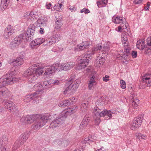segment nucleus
<instances>
[{
    "label": "nucleus",
    "instance_id": "1",
    "mask_svg": "<svg viewBox=\"0 0 151 151\" xmlns=\"http://www.w3.org/2000/svg\"><path fill=\"white\" fill-rule=\"evenodd\" d=\"M51 115L49 114H38L36 116L34 115H28L22 117L20 121L25 124H29L34 122L31 126V128L33 130H37L44 126L51 119Z\"/></svg>",
    "mask_w": 151,
    "mask_h": 151
},
{
    "label": "nucleus",
    "instance_id": "2",
    "mask_svg": "<svg viewBox=\"0 0 151 151\" xmlns=\"http://www.w3.org/2000/svg\"><path fill=\"white\" fill-rule=\"evenodd\" d=\"M13 73V72L7 73L0 78V98L1 99L7 98L10 95V91L5 86L12 84L15 81H18V78L14 77Z\"/></svg>",
    "mask_w": 151,
    "mask_h": 151
},
{
    "label": "nucleus",
    "instance_id": "3",
    "mask_svg": "<svg viewBox=\"0 0 151 151\" xmlns=\"http://www.w3.org/2000/svg\"><path fill=\"white\" fill-rule=\"evenodd\" d=\"M73 81V79L70 78L69 81L66 84V88L64 91V94H66L69 91H71L72 92H75L77 89L80 83L78 80L71 82Z\"/></svg>",
    "mask_w": 151,
    "mask_h": 151
},
{
    "label": "nucleus",
    "instance_id": "4",
    "mask_svg": "<svg viewBox=\"0 0 151 151\" xmlns=\"http://www.w3.org/2000/svg\"><path fill=\"white\" fill-rule=\"evenodd\" d=\"M23 75L27 78L30 83H34L38 77L36 73L35 70H34L32 67H29L24 71Z\"/></svg>",
    "mask_w": 151,
    "mask_h": 151
},
{
    "label": "nucleus",
    "instance_id": "5",
    "mask_svg": "<svg viewBox=\"0 0 151 151\" xmlns=\"http://www.w3.org/2000/svg\"><path fill=\"white\" fill-rule=\"evenodd\" d=\"M90 54L88 52L86 54L80 56L77 59V61L80 63L81 68H84L88 64L89 60L90 57Z\"/></svg>",
    "mask_w": 151,
    "mask_h": 151
},
{
    "label": "nucleus",
    "instance_id": "6",
    "mask_svg": "<svg viewBox=\"0 0 151 151\" xmlns=\"http://www.w3.org/2000/svg\"><path fill=\"white\" fill-rule=\"evenodd\" d=\"M24 40V42H25V38L24 34H21L19 35L18 36L15 37L14 40L11 42L10 46L12 48L19 46L22 41Z\"/></svg>",
    "mask_w": 151,
    "mask_h": 151
},
{
    "label": "nucleus",
    "instance_id": "7",
    "mask_svg": "<svg viewBox=\"0 0 151 151\" xmlns=\"http://www.w3.org/2000/svg\"><path fill=\"white\" fill-rule=\"evenodd\" d=\"M35 27L33 24H30L28 28L26 33L24 35L25 42L30 41L35 32Z\"/></svg>",
    "mask_w": 151,
    "mask_h": 151
},
{
    "label": "nucleus",
    "instance_id": "8",
    "mask_svg": "<svg viewBox=\"0 0 151 151\" xmlns=\"http://www.w3.org/2000/svg\"><path fill=\"white\" fill-rule=\"evenodd\" d=\"M143 118L142 115L138 116L135 118L131 124L130 128L133 130H135L140 127L142 123Z\"/></svg>",
    "mask_w": 151,
    "mask_h": 151
},
{
    "label": "nucleus",
    "instance_id": "9",
    "mask_svg": "<svg viewBox=\"0 0 151 151\" xmlns=\"http://www.w3.org/2000/svg\"><path fill=\"white\" fill-rule=\"evenodd\" d=\"M57 65H58L59 69L67 70L73 68L75 65V63L73 62H68L63 64L57 63Z\"/></svg>",
    "mask_w": 151,
    "mask_h": 151
},
{
    "label": "nucleus",
    "instance_id": "10",
    "mask_svg": "<svg viewBox=\"0 0 151 151\" xmlns=\"http://www.w3.org/2000/svg\"><path fill=\"white\" fill-rule=\"evenodd\" d=\"M29 136V132H25L20 135L19 138L16 141V144L17 143H20V144L23 145L26 142Z\"/></svg>",
    "mask_w": 151,
    "mask_h": 151
},
{
    "label": "nucleus",
    "instance_id": "11",
    "mask_svg": "<svg viewBox=\"0 0 151 151\" xmlns=\"http://www.w3.org/2000/svg\"><path fill=\"white\" fill-rule=\"evenodd\" d=\"M45 75H49L54 73L55 70L59 69L58 65H57V63L53 65L52 66H48L44 68Z\"/></svg>",
    "mask_w": 151,
    "mask_h": 151
},
{
    "label": "nucleus",
    "instance_id": "12",
    "mask_svg": "<svg viewBox=\"0 0 151 151\" xmlns=\"http://www.w3.org/2000/svg\"><path fill=\"white\" fill-rule=\"evenodd\" d=\"M34 90L36 91V92L33 93L36 94V97L38 98L40 96V94L42 93V91L43 90V87L41 84L38 83L34 85L33 87Z\"/></svg>",
    "mask_w": 151,
    "mask_h": 151
},
{
    "label": "nucleus",
    "instance_id": "13",
    "mask_svg": "<svg viewBox=\"0 0 151 151\" xmlns=\"http://www.w3.org/2000/svg\"><path fill=\"white\" fill-rule=\"evenodd\" d=\"M70 100H66L61 102L59 106L60 107H64L69 106L70 103H74L77 101V99L75 97H71L69 99Z\"/></svg>",
    "mask_w": 151,
    "mask_h": 151
},
{
    "label": "nucleus",
    "instance_id": "14",
    "mask_svg": "<svg viewBox=\"0 0 151 151\" xmlns=\"http://www.w3.org/2000/svg\"><path fill=\"white\" fill-rule=\"evenodd\" d=\"M63 117L56 119L51 122L50 125V127L54 128L58 126L63 123L64 122Z\"/></svg>",
    "mask_w": 151,
    "mask_h": 151
},
{
    "label": "nucleus",
    "instance_id": "15",
    "mask_svg": "<svg viewBox=\"0 0 151 151\" xmlns=\"http://www.w3.org/2000/svg\"><path fill=\"white\" fill-rule=\"evenodd\" d=\"M142 82L144 83L147 84V86H150L151 85V74H145L142 76Z\"/></svg>",
    "mask_w": 151,
    "mask_h": 151
},
{
    "label": "nucleus",
    "instance_id": "16",
    "mask_svg": "<svg viewBox=\"0 0 151 151\" xmlns=\"http://www.w3.org/2000/svg\"><path fill=\"white\" fill-rule=\"evenodd\" d=\"M105 59L104 56L102 55L100 56H98L96 59L95 65L96 66L100 67L102 66L105 62Z\"/></svg>",
    "mask_w": 151,
    "mask_h": 151
},
{
    "label": "nucleus",
    "instance_id": "17",
    "mask_svg": "<svg viewBox=\"0 0 151 151\" xmlns=\"http://www.w3.org/2000/svg\"><path fill=\"white\" fill-rule=\"evenodd\" d=\"M60 35L56 34L53 35L51 39H49L48 40H47V45L50 46L53 44L55 43L56 42H58L60 39L61 37L60 36Z\"/></svg>",
    "mask_w": 151,
    "mask_h": 151
},
{
    "label": "nucleus",
    "instance_id": "18",
    "mask_svg": "<svg viewBox=\"0 0 151 151\" xmlns=\"http://www.w3.org/2000/svg\"><path fill=\"white\" fill-rule=\"evenodd\" d=\"M96 76L95 74H92L89 77L88 87L90 90L92 89L94 85L96 84Z\"/></svg>",
    "mask_w": 151,
    "mask_h": 151
},
{
    "label": "nucleus",
    "instance_id": "19",
    "mask_svg": "<svg viewBox=\"0 0 151 151\" xmlns=\"http://www.w3.org/2000/svg\"><path fill=\"white\" fill-rule=\"evenodd\" d=\"M24 58V55L17 58L16 59H14L13 61L12 62L13 65L14 66H18L21 65L23 63Z\"/></svg>",
    "mask_w": 151,
    "mask_h": 151
},
{
    "label": "nucleus",
    "instance_id": "20",
    "mask_svg": "<svg viewBox=\"0 0 151 151\" xmlns=\"http://www.w3.org/2000/svg\"><path fill=\"white\" fill-rule=\"evenodd\" d=\"M89 120V119L88 116H86L84 117L80 125L79 129L80 130H83L88 125Z\"/></svg>",
    "mask_w": 151,
    "mask_h": 151
},
{
    "label": "nucleus",
    "instance_id": "21",
    "mask_svg": "<svg viewBox=\"0 0 151 151\" xmlns=\"http://www.w3.org/2000/svg\"><path fill=\"white\" fill-rule=\"evenodd\" d=\"M36 93H33L30 95L26 96L24 99V102L28 103L32 100H35L36 101L37 99H35L38 98L36 96Z\"/></svg>",
    "mask_w": 151,
    "mask_h": 151
},
{
    "label": "nucleus",
    "instance_id": "22",
    "mask_svg": "<svg viewBox=\"0 0 151 151\" xmlns=\"http://www.w3.org/2000/svg\"><path fill=\"white\" fill-rule=\"evenodd\" d=\"M55 23L54 25V27L56 29H60L63 24L62 20L61 18H56L55 20Z\"/></svg>",
    "mask_w": 151,
    "mask_h": 151
},
{
    "label": "nucleus",
    "instance_id": "23",
    "mask_svg": "<svg viewBox=\"0 0 151 151\" xmlns=\"http://www.w3.org/2000/svg\"><path fill=\"white\" fill-rule=\"evenodd\" d=\"M5 107L7 108L8 110L9 111H11L13 110V109L15 107L14 104L10 101H5Z\"/></svg>",
    "mask_w": 151,
    "mask_h": 151
},
{
    "label": "nucleus",
    "instance_id": "24",
    "mask_svg": "<svg viewBox=\"0 0 151 151\" xmlns=\"http://www.w3.org/2000/svg\"><path fill=\"white\" fill-rule=\"evenodd\" d=\"M145 40L144 39L139 40L137 43V47L141 50H142L145 48Z\"/></svg>",
    "mask_w": 151,
    "mask_h": 151
},
{
    "label": "nucleus",
    "instance_id": "25",
    "mask_svg": "<svg viewBox=\"0 0 151 151\" xmlns=\"http://www.w3.org/2000/svg\"><path fill=\"white\" fill-rule=\"evenodd\" d=\"M10 0H1V4L0 5V9L2 11L6 9Z\"/></svg>",
    "mask_w": 151,
    "mask_h": 151
},
{
    "label": "nucleus",
    "instance_id": "26",
    "mask_svg": "<svg viewBox=\"0 0 151 151\" xmlns=\"http://www.w3.org/2000/svg\"><path fill=\"white\" fill-rule=\"evenodd\" d=\"M124 20L125 21V20H124L123 17L119 16L116 17L114 16L112 18V22L116 24L121 23L123 22Z\"/></svg>",
    "mask_w": 151,
    "mask_h": 151
},
{
    "label": "nucleus",
    "instance_id": "27",
    "mask_svg": "<svg viewBox=\"0 0 151 151\" xmlns=\"http://www.w3.org/2000/svg\"><path fill=\"white\" fill-rule=\"evenodd\" d=\"M110 113V111L106 109L102 111H101L99 117H103L107 116L109 117L108 119H110L112 118V116H111Z\"/></svg>",
    "mask_w": 151,
    "mask_h": 151
},
{
    "label": "nucleus",
    "instance_id": "28",
    "mask_svg": "<svg viewBox=\"0 0 151 151\" xmlns=\"http://www.w3.org/2000/svg\"><path fill=\"white\" fill-rule=\"evenodd\" d=\"M76 106H74L72 108H68L65 111V112L66 115H70L73 113L77 110Z\"/></svg>",
    "mask_w": 151,
    "mask_h": 151
},
{
    "label": "nucleus",
    "instance_id": "29",
    "mask_svg": "<svg viewBox=\"0 0 151 151\" xmlns=\"http://www.w3.org/2000/svg\"><path fill=\"white\" fill-rule=\"evenodd\" d=\"M25 16L30 19L31 18L33 20H36L37 17L36 14H35L34 12L33 11L30 12H27Z\"/></svg>",
    "mask_w": 151,
    "mask_h": 151
},
{
    "label": "nucleus",
    "instance_id": "30",
    "mask_svg": "<svg viewBox=\"0 0 151 151\" xmlns=\"http://www.w3.org/2000/svg\"><path fill=\"white\" fill-rule=\"evenodd\" d=\"M50 80L47 81H45L41 83V84L43 87V89L50 88L52 85H51Z\"/></svg>",
    "mask_w": 151,
    "mask_h": 151
},
{
    "label": "nucleus",
    "instance_id": "31",
    "mask_svg": "<svg viewBox=\"0 0 151 151\" xmlns=\"http://www.w3.org/2000/svg\"><path fill=\"white\" fill-rule=\"evenodd\" d=\"M33 69L35 70L36 73L38 76L42 75L44 72H45V70H44L45 69L44 67H38L37 68H33Z\"/></svg>",
    "mask_w": 151,
    "mask_h": 151
},
{
    "label": "nucleus",
    "instance_id": "32",
    "mask_svg": "<svg viewBox=\"0 0 151 151\" xmlns=\"http://www.w3.org/2000/svg\"><path fill=\"white\" fill-rule=\"evenodd\" d=\"M8 142V137L6 135H3L0 141V142H1L0 143L1 146H4L5 145H6Z\"/></svg>",
    "mask_w": 151,
    "mask_h": 151
},
{
    "label": "nucleus",
    "instance_id": "33",
    "mask_svg": "<svg viewBox=\"0 0 151 151\" xmlns=\"http://www.w3.org/2000/svg\"><path fill=\"white\" fill-rule=\"evenodd\" d=\"M105 100L104 98H100L96 101L95 104L97 106H103L105 104Z\"/></svg>",
    "mask_w": 151,
    "mask_h": 151
},
{
    "label": "nucleus",
    "instance_id": "34",
    "mask_svg": "<svg viewBox=\"0 0 151 151\" xmlns=\"http://www.w3.org/2000/svg\"><path fill=\"white\" fill-rule=\"evenodd\" d=\"M63 142V139H57L54 140L52 142V144L55 145L56 147L62 146V142Z\"/></svg>",
    "mask_w": 151,
    "mask_h": 151
},
{
    "label": "nucleus",
    "instance_id": "35",
    "mask_svg": "<svg viewBox=\"0 0 151 151\" xmlns=\"http://www.w3.org/2000/svg\"><path fill=\"white\" fill-rule=\"evenodd\" d=\"M131 102H132V105L135 108L139 104L138 99L137 98L132 99Z\"/></svg>",
    "mask_w": 151,
    "mask_h": 151
},
{
    "label": "nucleus",
    "instance_id": "36",
    "mask_svg": "<svg viewBox=\"0 0 151 151\" xmlns=\"http://www.w3.org/2000/svg\"><path fill=\"white\" fill-rule=\"evenodd\" d=\"M5 30L7 31L9 33L12 34L14 33V29H13L11 25H8Z\"/></svg>",
    "mask_w": 151,
    "mask_h": 151
},
{
    "label": "nucleus",
    "instance_id": "37",
    "mask_svg": "<svg viewBox=\"0 0 151 151\" xmlns=\"http://www.w3.org/2000/svg\"><path fill=\"white\" fill-rule=\"evenodd\" d=\"M101 111V110L98 107H95L93 111V113L95 116H99V114Z\"/></svg>",
    "mask_w": 151,
    "mask_h": 151
},
{
    "label": "nucleus",
    "instance_id": "38",
    "mask_svg": "<svg viewBox=\"0 0 151 151\" xmlns=\"http://www.w3.org/2000/svg\"><path fill=\"white\" fill-rule=\"evenodd\" d=\"M109 50V48L107 46H104L102 47V50L101 52H102V54H106L107 52Z\"/></svg>",
    "mask_w": 151,
    "mask_h": 151
},
{
    "label": "nucleus",
    "instance_id": "39",
    "mask_svg": "<svg viewBox=\"0 0 151 151\" xmlns=\"http://www.w3.org/2000/svg\"><path fill=\"white\" fill-rule=\"evenodd\" d=\"M96 47L92 48L91 50L88 51L90 55H93L95 53L99 52Z\"/></svg>",
    "mask_w": 151,
    "mask_h": 151
},
{
    "label": "nucleus",
    "instance_id": "40",
    "mask_svg": "<svg viewBox=\"0 0 151 151\" xmlns=\"http://www.w3.org/2000/svg\"><path fill=\"white\" fill-rule=\"evenodd\" d=\"M88 101H84L82 104L81 106V108H83L84 109H86L88 107Z\"/></svg>",
    "mask_w": 151,
    "mask_h": 151
},
{
    "label": "nucleus",
    "instance_id": "41",
    "mask_svg": "<svg viewBox=\"0 0 151 151\" xmlns=\"http://www.w3.org/2000/svg\"><path fill=\"white\" fill-rule=\"evenodd\" d=\"M38 45V44L36 41L35 39L31 42L30 44V47L32 49L35 48V47Z\"/></svg>",
    "mask_w": 151,
    "mask_h": 151
},
{
    "label": "nucleus",
    "instance_id": "42",
    "mask_svg": "<svg viewBox=\"0 0 151 151\" xmlns=\"http://www.w3.org/2000/svg\"><path fill=\"white\" fill-rule=\"evenodd\" d=\"M145 53L146 54L150 55L151 54V47H147L145 48Z\"/></svg>",
    "mask_w": 151,
    "mask_h": 151
},
{
    "label": "nucleus",
    "instance_id": "43",
    "mask_svg": "<svg viewBox=\"0 0 151 151\" xmlns=\"http://www.w3.org/2000/svg\"><path fill=\"white\" fill-rule=\"evenodd\" d=\"M51 85H58L59 83V81L58 80H50V82Z\"/></svg>",
    "mask_w": 151,
    "mask_h": 151
},
{
    "label": "nucleus",
    "instance_id": "44",
    "mask_svg": "<svg viewBox=\"0 0 151 151\" xmlns=\"http://www.w3.org/2000/svg\"><path fill=\"white\" fill-rule=\"evenodd\" d=\"M36 41L38 44V45H40L45 42V39L42 38H37L35 39Z\"/></svg>",
    "mask_w": 151,
    "mask_h": 151
},
{
    "label": "nucleus",
    "instance_id": "45",
    "mask_svg": "<svg viewBox=\"0 0 151 151\" xmlns=\"http://www.w3.org/2000/svg\"><path fill=\"white\" fill-rule=\"evenodd\" d=\"M85 47H84L83 45H82V44L78 45L77 46V48L75 50L77 51H81L84 50Z\"/></svg>",
    "mask_w": 151,
    "mask_h": 151
},
{
    "label": "nucleus",
    "instance_id": "46",
    "mask_svg": "<svg viewBox=\"0 0 151 151\" xmlns=\"http://www.w3.org/2000/svg\"><path fill=\"white\" fill-rule=\"evenodd\" d=\"M16 143V141L15 142L14 145H13L12 148V150H16L21 145H22L20 144V143H17V144Z\"/></svg>",
    "mask_w": 151,
    "mask_h": 151
},
{
    "label": "nucleus",
    "instance_id": "47",
    "mask_svg": "<svg viewBox=\"0 0 151 151\" xmlns=\"http://www.w3.org/2000/svg\"><path fill=\"white\" fill-rule=\"evenodd\" d=\"M11 35H12V34L9 33L7 31L4 30L3 36L6 39H8L9 36H11Z\"/></svg>",
    "mask_w": 151,
    "mask_h": 151
},
{
    "label": "nucleus",
    "instance_id": "48",
    "mask_svg": "<svg viewBox=\"0 0 151 151\" xmlns=\"http://www.w3.org/2000/svg\"><path fill=\"white\" fill-rule=\"evenodd\" d=\"M120 83L121 87L122 88L124 89L126 88V83L123 80H121L120 81Z\"/></svg>",
    "mask_w": 151,
    "mask_h": 151
},
{
    "label": "nucleus",
    "instance_id": "49",
    "mask_svg": "<svg viewBox=\"0 0 151 151\" xmlns=\"http://www.w3.org/2000/svg\"><path fill=\"white\" fill-rule=\"evenodd\" d=\"M89 139H90V137H89V136L86 137L84 140L82 141V143L86 144L87 143H90Z\"/></svg>",
    "mask_w": 151,
    "mask_h": 151
},
{
    "label": "nucleus",
    "instance_id": "50",
    "mask_svg": "<svg viewBox=\"0 0 151 151\" xmlns=\"http://www.w3.org/2000/svg\"><path fill=\"white\" fill-rule=\"evenodd\" d=\"M124 52L127 53L126 55H128L130 53V51L131 49L130 47H125V48L124 49Z\"/></svg>",
    "mask_w": 151,
    "mask_h": 151
},
{
    "label": "nucleus",
    "instance_id": "51",
    "mask_svg": "<svg viewBox=\"0 0 151 151\" xmlns=\"http://www.w3.org/2000/svg\"><path fill=\"white\" fill-rule=\"evenodd\" d=\"M80 12L81 13L84 12L85 14H87L88 13H90V11L88 9H87L86 8H84L81 9L80 11Z\"/></svg>",
    "mask_w": 151,
    "mask_h": 151
},
{
    "label": "nucleus",
    "instance_id": "52",
    "mask_svg": "<svg viewBox=\"0 0 151 151\" xmlns=\"http://www.w3.org/2000/svg\"><path fill=\"white\" fill-rule=\"evenodd\" d=\"M121 25L122 28V30L125 29L127 28V25L126 24V22L124 20L123 22L121 24Z\"/></svg>",
    "mask_w": 151,
    "mask_h": 151
},
{
    "label": "nucleus",
    "instance_id": "53",
    "mask_svg": "<svg viewBox=\"0 0 151 151\" xmlns=\"http://www.w3.org/2000/svg\"><path fill=\"white\" fill-rule=\"evenodd\" d=\"M89 137H90V139H89L90 142H94L96 139V137L94 135L89 136Z\"/></svg>",
    "mask_w": 151,
    "mask_h": 151
},
{
    "label": "nucleus",
    "instance_id": "54",
    "mask_svg": "<svg viewBox=\"0 0 151 151\" xmlns=\"http://www.w3.org/2000/svg\"><path fill=\"white\" fill-rule=\"evenodd\" d=\"M0 149H1V151H10L9 149L7 147L6 145L1 146V148Z\"/></svg>",
    "mask_w": 151,
    "mask_h": 151
},
{
    "label": "nucleus",
    "instance_id": "55",
    "mask_svg": "<svg viewBox=\"0 0 151 151\" xmlns=\"http://www.w3.org/2000/svg\"><path fill=\"white\" fill-rule=\"evenodd\" d=\"M136 136L137 137H139V138H141L142 139H144L145 138V137L141 133H136Z\"/></svg>",
    "mask_w": 151,
    "mask_h": 151
},
{
    "label": "nucleus",
    "instance_id": "56",
    "mask_svg": "<svg viewBox=\"0 0 151 151\" xmlns=\"http://www.w3.org/2000/svg\"><path fill=\"white\" fill-rule=\"evenodd\" d=\"M122 42L124 47V49L125 48V47H129L128 46L129 42L128 41L125 42V41H122Z\"/></svg>",
    "mask_w": 151,
    "mask_h": 151
},
{
    "label": "nucleus",
    "instance_id": "57",
    "mask_svg": "<svg viewBox=\"0 0 151 151\" xmlns=\"http://www.w3.org/2000/svg\"><path fill=\"white\" fill-rule=\"evenodd\" d=\"M68 144L69 142L68 140H63L62 146L66 147L68 145Z\"/></svg>",
    "mask_w": 151,
    "mask_h": 151
},
{
    "label": "nucleus",
    "instance_id": "58",
    "mask_svg": "<svg viewBox=\"0 0 151 151\" xmlns=\"http://www.w3.org/2000/svg\"><path fill=\"white\" fill-rule=\"evenodd\" d=\"M132 55L134 58H136L137 56V52L136 51H132Z\"/></svg>",
    "mask_w": 151,
    "mask_h": 151
},
{
    "label": "nucleus",
    "instance_id": "59",
    "mask_svg": "<svg viewBox=\"0 0 151 151\" xmlns=\"http://www.w3.org/2000/svg\"><path fill=\"white\" fill-rule=\"evenodd\" d=\"M81 44L82 45H83L85 48H86L89 45V42L88 41L84 42H82Z\"/></svg>",
    "mask_w": 151,
    "mask_h": 151
},
{
    "label": "nucleus",
    "instance_id": "60",
    "mask_svg": "<svg viewBox=\"0 0 151 151\" xmlns=\"http://www.w3.org/2000/svg\"><path fill=\"white\" fill-rule=\"evenodd\" d=\"M109 76H108L106 75L105 77L103 78V80L105 82H107L109 81Z\"/></svg>",
    "mask_w": 151,
    "mask_h": 151
},
{
    "label": "nucleus",
    "instance_id": "61",
    "mask_svg": "<svg viewBox=\"0 0 151 151\" xmlns=\"http://www.w3.org/2000/svg\"><path fill=\"white\" fill-rule=\"evenodd\" d=\"M68 9L71 12H72L73 11H75L76 10V8L74 6H69Z\"/></svg>",
    "mask_w": 151,
    "mask_h": 151
},
{
    "label": "nucleus",
    "instance_id": "62",
    "mask_svg": "<svg viewBox=\"0 0 151 151\" xmlns=\"http://www.w3.org/2000/svg\"><path fill=\"white\" fill-rule=\"evenodd\" d=\"M109 111H110V114H111V116H112V114H116V109H113L111 110H109Z\"/></svg>",
    "mask_w": 151,
    "mask_h": 151
},
{
    "label": "nucleus",
    "instance_id": "63",
    "mask_svg": "<svg viewBox=\"0 0 151 151\" xmlns=\"http://www.w3.org/2000/svg\"><path fill=\"white\" fill-rule=\"evenodd\" d=\"M96 47L99 52L102 49V46L99 44L97 45Z\"/></svg>",
    "mask_w": 151,
    "mask_h": 151
},
{
    "label": "nucleus",
    "instance_id": "64",
    "mask_svg": "<svg viewBox=\"0 0 151 151\" xmlns=\"http://www.w3.org/2000/svg\"><path fill=\"white\" fill-rule=\"evenodd\" d=\"M142 0H134V3L135 4H140L142 3Z\"/></svg>",
    "mask_w": 151,
    "mask_h": 151
}]
</instances>
